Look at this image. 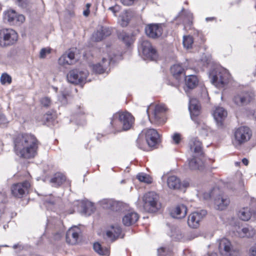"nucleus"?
Here are the masks:
<instances>
[{
	"instance_id": "nucleus-1",
	"label": "nucleus",
	"mask_w": 256,
	"mask_h": 256,
	"mask_svg": "<svg viewBox=\"0 0 256 256\" xmlns=\"http://www.w3.org/2000/svg\"><path fill=\"white\" fill-rule=\"evenodd\" d=\"M14 151L18 156L24 158H34L36 154L39 142L30 134H20L14 138Z\"/></svg>"
},
{
	"instance_id": "nucleus-2",
	"label": "nucleus",
	"mask_w": 256,
	"mask_h": 256,
	"mask_svg": "<svg viewBox=\"0 0 256 256\" xmlns=\"http://www.w3.org/2000/svg\"><path fill=\"white\" fill-rule=\"evenodd\" d=\"M134 118L128 112H118L114 114L111 120L110 124L118 131L130 130L134 123Z\"/></svg>"
},
{
	"instance_id": "nucleus-3",
	"label": "nucleus",
	"mask_w": 256,
	"mask_h": 256,
	"mask_svg": "<svg viewBox=\"0 0 256 256\" xmlns=\"http://www.w3.org/2000/svg\"><path fill=\"white\" fill-rule=\"evenodd\" d=\"M202 144L200 141L195 138L192 140L190 142V149L196 154L188 162L189 167L192 170H201L203 166L202 160L196 158V156H201L203 154Z\"/></svg>"
},
{
	"instance_id": "nucleus-4",
	"label": "nucleus",
	"mask_w": 256,
	"mask_h": 256,
	"mask_svg": "<svg viewBox=\"0 0 256 256\" xmlns=\"http://www.w3.org/2000/svg\"><path fill=\"white\" fill-rule=\"evenodd\" d=\"M142 202L145 211L150 213L157 212L162 206L159 196L154 192L145 194L142 196Z\"/></svg>"
},
{
	"instance_id": "nucleus-5",
	"label": "nucleus",
	"mask_w": 256,
	"mask_h": 256,
	"mask_svg": "<svg viewBox=\"0 0 256 256\" xmlns=\"http://www.w3.org/2000/svg\"><path fill=\"white\" fill-rule=\"evenodd\" d=\"M210 78L213 84L220 88L223 87L228 82L230 74L226 69L217 67L210 72Z\"/></svg>"
},
{
	"instance_id": "nucleus-6",
	"label": "nucleus",
	"mask_w": 256,
	"mask_h": 256,
	"mask_svg": "<svg viewBox=\"0 0 256 256\" xmlns=\"http://www.w3.org/2000/svg\"><path fill=\"white\" fill-rule=\"evenodd\" d=\"M18 34L12 29L0 30V46L7 47L14 44L18 41Z\"/></svg>"
},
{
	"instance_id": "nucleus-7",
	"label": "nucleus",
	"mask_w": 256,
	"mask_h": 256,
	"mask_svg": "<svg viewBox=\"0 0 256 256\" xmlns=\"http://www.w3.org/2000/svg\"><path fill=\"white\" fill-rule=\"evenodd\" d=\"M252 136V132L249 128L246 126H240L234 132L233 144L236 146L248 142Z\"/></svg>"
},
{
	"instance_id": "nucleus-8",
	"label": "nucleus",
	"mask_w": 256,
	"mask_h": 256,
	"mask_svg": "<svg viewBox=\"0 0 256 256\" xmlns=\"http://www.w3.org/2000/svg\"><path fill=\"white\" fill-rule=\"evenodd\" d=\"M88 76V72L78 69H73L69 71L66 76L68 81L74 84H81L85 82Z\"/></svg>"
},
{
	"instance_id": "nucleus-9",
	"label": "nucleus",
	"mask_w": 256,
	"mask_h": 256,
	"mask_svg": "<svg viewBox=\"0 0 256 256\" xmlns=\"http://www.w3.org/2000/svg\"><path fill=\"white\" fill-rule=\"evenodd\" d=\"M30 186V183L27 180L14 184L11 186L12 194L16 198H22L28 192Z\"/></svg>"
},
{
	"instance_id": "nucleus-10",
	"label": "nucleus",
	"mask_w": 256,
	"mask_h": 256,
	"mask_svg": "<svg viewBox=\"0 0 256 256\" xmlns=\"http://www.w3.org/2000/svg\"><path fill=\"white\" fill-rule=\"evenodd\" d=\"M148 146L150 148H156L160 142V136L158 132L153 128L146 129L143 131Z\"/></svg>"
},
{
	"instance_id": "nucleus-11",
	"label": "nucleus",
	"mask_w": 256,
	"mask_h": 256,
	"mask_svg": "<svg viewBox=\"0 0 256 256\" xmlns=\"http://www.w3.org/2000/svg\"><path fill=\"white\" fill-rule=\"evenodd\" d=\"M188 109L192 119L198 124H200V122L198 117L200 114L201 107L197 99L192 98L190 100Z\"/></svg>"
},
{
	"instance_id": "nucleus-12",
	"label": "nucleus",
	"mask_w": 256,
	"mask_h": 256,
	"mask_svg": "<svg viewBox=\"0 0 256 256\" xmlns=\"http://www.w3.org/2000/svg\"><path fill=\"white\" fill-rule=\"evenodd\" d=\"M141 48L143 55L146 58L153 60L158 58V54L156 50L148 41L144 40L141 44Z\"/></svg>"
},
{
	"instance_id": "nucleus-13",
	"label": "nucleus",
	"mask_w": 256,
	"mask_h": 256,
	"mask_svg": "<svg viewBox=\"0 0 256 256\" xmlns=\"http://www.w3.org/2000/svg\"><path fill=\"white\" fill-rule=\"evenodd\" d=\"M206 214L205 210L192 212L188 217V226L193 228H196L200 226V221Z\"/></svg>"
},
{
	"instance_id": "nucleus-14",
	"label": "nucleus",
	"mask_w": 256,
	"mask_h": 256,
	"mask_svg": "<svg viewBox=\"0 0 256 256\" xmlns=\"http://www.w3.org/2000/svg\"><path fill=\"white\" fill-rule=\"evenodd\" d=\"M253 94L242 92L236 94L233 98L234 102L238 106H243L250 103L253 99Z\"/></svg>"
},
{
	"instance_id": "nucleus-15",
	"label": "nucleus",
	"mask_w": 256,
	"mask_h": 256,
	"mask_svg": "<svg viewBox=\"0 0 256 256\" xmlns=\"http://www.w3.org/2000/svg\"><path fill=\"white\" fill-rule=\"evenodd\" d=\"M166 108L164 106L156 105L152 113L154 122L157 124H163L166 119L164 116Z\"/></svg>"
},
{
	"instance_id": "nucleus-16",
	"label": "nucleus",
	"mask_w": 256,
	"mask_h": 256,
	"mask_svg": "<svg viewBox=\"0 0 256 256\" xmlns=\"http://www.w3.org/2000/svg\"><path fill=\"white\" fill-rule=\"evenodd\" d=\"M162 29L160 24H150L146 26L145 32L150 38H153L160 36L162 34Z\"/></svg>"
},
{
	"instance_id": "nucleus-17",
	"label": "nucleus",
	"mask_w": 256,
	"mask_h": 256,
	"mask_svg": "<svg viewBox=\"0 0 256 256\" xmlns=\"http://www.w3.org/2000/svg\"><path fill=\"white\" fill-rule=\"evenodd\" d=\"M251 207L252 212H250V209L248 208H244L239 211L238 216L240 219L244 221H248L252 216L256 218V200L252 202Z\"/></svg>"
},
{
	"instance_id": "nucleus-18",
	"label": "nucleus",
	"mask_w": 256,
	"mask_h": 256,
	"mask_svg": "<svg viewBox=\"0 0 256 256\" xmlns=\"http://www.w3.org/2000/svg\"><path fill=\"white\" fill-rule=\"evenodd\" d=\"M111 34V28L108 27L101 26L93 33L92 40L94 42H100L110 36Z\"/></svg>"
},
{
	"instance_id": "nucleus-19",
	"label": "nucleus",
	"mask_w": 256,
	"mask_h": 256,
	"mask_svg": "<svg viewBox=\"0 0 256 256\" xmlns=\"http://www.w3.org/2000/svg\"><path fill=\"white\" fill-rule=\"evenodd\" d=\"M218 248L220 252L226 256H233L232 244L227 238H224L220 240Z\"/></svg>"
},
{
	"instance_id": "nucleus-20",
	"label": "nucleus",
	"mask_w": 256,
	"mask_h": 256,
	"mask_svg": "<svg viewBox=\"0 0 256 256\" xmlns=\"http://www.w3.org/2000/svg\"><path fill=\"white\" fill-rule=\"evenodd\" d=\"M187 68L182 64H178L172 66L170 72L174 78L179 81L183 76L185 75V71Z\"/></svg>"
},
{
	"instance_id": "nucleus-21",
	"label": "nucleus",
	"mask_w": 256,
	"mask_h": 256,
	"mask_svg": "<svg viewBox=\"0 0 256 256\" xmlns=\"http://www.w3.org/2000/svg\"><path fill=\"white\" fill-rule=\"evenodd\" d=\"M75 62L74 52L71 50H69L62 54L58 59V64L63 66L66 64H73Z\"/></svg>"
},
{
	"instance_id": "nucleus-22",
	"label": "nucleus",
	"mask_w": 256,
	"mask_h": 256,
	"mask_svg": "<svg viewBox=\"0 0 256 256\" xmlns=\"http://www.w3.org/2000/svg\"><path fill=\"white\" fill-rule=\"evenodd\" d=\"M112 61V58H105L102 59V64H98L92 66L93 71L98 74H103L106 71L110 62Z\"/></svg>"
},
{
	"instance_id": "nucleus-23",
	"label": "nucleus",
	"mask_w": 256,
	"mask_h": 256,
	"mask_svg": "<svg viewBox=\"0 0 256 256\" xmlns=\"http://www.w3.org/2000/svg\"><path fill=\"white\" fill-rule=\"evenodd\" d=\"M187 208L184 204H180L172 210L170 215L175 218H184L187 213Z\"/></svg>"
},
{
	"instance_id": "nucleus-24",
	"label": "nucleus",
	"mask_w": 256,
	"mask_h": 256,
	"mask_svg": "<svg viewBox=\"0 0 256 256\" xmlns=\"http://www.w3.org/2000/svg\"><path fill=\"white\" fill-rule=\"evenodd\" d=\"M139 219L138 214L134 212L126 213L122 218V223L125 226H130L135 224Z\"/></svg>"
},
{
	"instance_id": "nucleus-25",
	"label": "nucleus",
	"mask_w": 256,
	"mask_h": 256,
	"mask_svg": "<svg viewBox=\"0 0 256 256\" xmlns=\"http://www.w3.org/2000/svg\"><path fill=\"white\" fill-rule=\"evenodd\" d=\"M213 116L218 124L222 125L227 116V112L223 108L216 107L213 112Z\"/></svg>"
},
{
	"instance_id": "nucleus-26",
	"label": "nucleus",
	"mask_w": 256,
	"mask_h": 256,
	"mask_svg": "<svg viewBox=\"0 0 256 256\" xmlns=\"http://www.w3.org/2000/svg\"><path fill=\"white\" fill-rule=\"evenodd\" d=\"M66 180L64 174L60 172L56 173L50 178V182L52 186L58 188Z\"/></svg>"
},
{
	"instance_id": "nucleus-27",
	"label": "nucleus",
	"mask_w": 256,
	"mask_h": 256,
	"mask_svg": "<svg viewBox=\"0 0 256 256\" xmlns=\"http://www.w3.org/2000/svg\"><path fill=\"white\" fill-rule=\"evenodd\" d=\"M122 232V229L120 226H112L111 230L107 231L106 234L112 242L116 240Z\"/></svg>"
},
{
	"instance_id": "nucleus-28",
	"label": "nucleus",
	"mask_w": 256,
	"mask_h": 256,
	"mask_svg": "<svg viewBox=\"0 0 256 256\" xmlns=\"http://www.w3.org/2000/svg\"><path fill=\"white\" fill-rule=\"evenodd\" d=\"M78 238V233L74 228H70L66 234V242L71 244H76Z\"/></svg>"
},
{
	"instance_id": "nucleus-29",
	"label": "nucleus",
	"mask_w": 256,
	"mask_h": 256,
	"mask_svg": "<svg viewBox=\"0 0 256 256\" xmlns=\"http://www.w3.org/2000/svg\"><path fill=\"white\" fill-rule=\"evenodd\" d=\"M167 184L169 188L176 190L180 188L181 182L179 178L175 176H171L168 177Z\"/></svg>"
},
{
	"instance_id": "nucleus-30",
	"label": "nucleus",
	"mask_w": 256,
	"mask_h": 256,
	"mask_svg": "<svg viewBox=\"0 0 256 256\" xmlns=\"http://www.w3.org/2000/svg\"><path fill=\"white\" fill-rule=\"evenodd\" d=\"M214 204L218 210H222L229 204L230 200L224 196H220V197L215 199Z\"/></svg>"
},
{
	"instance_id": "nucleus-31",
	"label": "nucleus",
	"mask_w": 256,
	"mask_h": 256,
	"mask_svg": "<svg viewBox=\"0 0 256 256\" xmlns=\"http://www.w3.org/2000/svg\"><path fill=\"white\" fill-rule=\"evenodd\" d=\"M185 82L188 88L193 89L198 86V80L196 76L192 74L186 76Z\"/></svg>"
},
{
	"instance_id": "nucleus-32",
	"label": "nucleus",
	"mask_w": 256,
	"mask_h": 256,
	"mask_svg": "<svg viewBox=\"0 0 256 256\" xmlns=\"http://www.w3.org/2000/svg\"><path fill=\"white\" fill-rule=\"evenodd\" d=\"M132 16L131 11L125 10L120 16V23L122 26H126L129 23Z\"/></svg>"
},
{
	"instance_id": "nucleus-33",
	"label": "nucleus",
	"mask_w": 256,
	"mask_h": 256,
	"mask_svg": "<svg viewBox=\"0 0 256 256\" xmlns=\"http://www.w3.org/2000/svg\"><path fill=\"white\" fill-rule=\"evenodd\" d=\"M96 252L100 255L108 256L110 254V250L108 248H103L98 242H96L93 246Z\"/></svg>"
},
{
	"instance_id": "nucleus-34",
	"label": "nucleus",
	"mask_w": 256,
	"mask_h": 256,
	"mask_svg": "<svg viewBox=\"0 0 256 256\" xmlns=\"http://www.w3.org/2000/svg\"><path fill=\"white\" fill-rule=\"evenodd\" d=\"M136 178L140 182L146 184H151L152 182V178L149 175L144 173L138 174Z\"/></svg>"
},
{
	"instance_id": "nucleus-35",
	"label": "nucleus",
	"mask_w": 256,
	"mask_h": 256,
	"mask_svg": "<svg viewBox=\"0 0 256 256\" xmlns=\"http://www.w3.org/2000/svg\"><path fill=\"white\" fill-rule=\"evenodd\" d=\"M4 17L9 22H14L16 17V13L13 10H9L5 13Z\"/></svg>"
},
{
	"instance_id": "nucleus-36",
	"label": "nucleus",
	"mask_w": 256,
	"mask_h": 256,
	"mask_svg": "<svg viewBox=\"0 0 256 256\" xmlns=\"http://www.w3.org/2000/svg\"><path fill=\"white\" fill-rule=\"evenodd\" d=\"M193 42L194 40L192 36H184L183 44L185 48H190L192 46Z\"/></svg>"
},
{
	"instance_id": "nucleus-37",
	"label": "nucleus",
	"mask_w": 256,
	"mask_h": 256,
	"mask_svg": "<svg viewBox=\"0 0 256 256\" xmlns=\"http://www.w3.org/2000/svg\"><path fill=\"white\" fill-rule=\"evenodd\" d=\"M119 38L122 40L126 46H130L132 42V38L126 33L120 34Z\"/></svg>"
},
{
	"instance_id": "nucleus-38",
	"label": "nucleus",
	"mask_w": 256,
	"mask_h": 256,
	"mask_svg": "<svg viewBox=\"0 0 256 256\" xmlns=\"http://www.w3.org/2000/svg\"><path fill=\"white\" fill-rule=\"evenodd\" d=\"M0 82L2 84L6 83L10 84L12 82V78L7 74H2L0 76Z\"/></svg>"
},
{
	"instance_id": "nucleus-39",
	"label": "nucleus",
	"mask_w": 256,
	"mask_h": 256,
	"mask_svg": "<svg viewBox=\"0 0 256 256\" xmlns=\"http://www.w3.org/2000/svg\"><path fill=\"white\" fill-rule=\"evenodd\" d=\"M40 104L42 105V106L48 108L50 106L52 102L50 98L46 96L41 98Z\"/></svg>"
},
{
	"instance_id": "nucleus-40",
	"label": "nucleus",
	"mask_w": 256,
	"mask_h": 256,
	"mask_svg": "<svg viewBox=\"0 0 256 256\" xmlns=\"http://www.w3.org/2000/svg\"><path fill=\"white\" fill-rule=\"evenodd\" d=\"M50 53V48H43L40 52V57L41 58H44L48 54Z\"/></svg>"
},
{
	"instance_id": "nucleus-41",
	"label": "nucleus",
	"mask_w": 256,
	"mask_h": 256,
	"mask_svg": "<svg viewBox=\"0 0 256 256\" xmlns=\"http://www.w3.org/2000/svg\"><path fill=\"white\" fill-rule=\"evenodd\" d=\"M121 9V6L118 4H116L114 6H110L108 8V10H110L114 14V16H116Z\"/></svg>"
},
{
	"instance_id": "nucleus-42",
	"label": "nucleus",
	"mask_w": 256,
	"mask_h": 256,
	"mask_svg": "<svg viewBox=\"0 0 256 256\" xmlns=\"http://www.w3.org/2000/svg\"><path fill=\"white\" fill-rule=\"evenodd\" d=\"M124 6H131L136 4L138 0H120Z\"/></svg>"
},
{
	"instance_id": "nucleus-43",
	"label": "nucleus",
	"mask_w": 256,
	"mask_h": 256,
	"mask_svg": "<svg viewBox=\"0 0 256 256\" xmlns=\"http://www.w3.org/2000/svg\"><path fill=\"white\" fill-rule=\"evenodd\" d=\"M172 140L175 144H178L181 140V136L180 134L175 133L172 136Z\"/></svg>"
},
{
	"instance_id": "nucleus-44",
	"label": "nucleus",
	"mask_w": 256,
	"mask_h": 256,
	"mask_svg": "<svg viewBox=\"0 0 256 256\" xmlns=\"http://www.w3.org/2000/svg\"><path fill=\"white\" fill-rule=\"evenodd\" d=\"M56 203L55 198L54 197H50L49 200L46 199L44 202V204L46 206H53Z\"/></svg>"
},
{
	"instance_id": "nucleus-45",
	"label": "nucleus",
	"mask_w": 256,
	"mask_h": 256,
	"mask_svg": "<svg viewBox=\"0 0 256 256\" xmlns=\"http://www.w3.org/2000/svg\"><path fill=\"white\" fill-rule=\"evenodd\" d=\"M91 6V4L90 3H88L86 5V9L83 12V14L84 16L87 17L90 14V8Z\"/></svg>"
},
{
	"instance_id": "nucleus-46",
	"label": "nucleus",
	"mask_w": 256,
	"mask_h": 256,
	"mask_svg": "<svg viewBox=\"0 0 256 256\" xmlns=\"http://www.w3.org/2000/svg\"><path fill=\"white\" fill-rule=\"evenodd\" d=\"M172 236L173 238H174V240H180L183 238L182 234L179 231H178L176 234H173Z\"/></svg>"
},
{
	"instance_id": "nucleus-47",
	"label": "nucleus",
	"mask_w": 256,
	"mask_h": 256,
	"mask_svg": "<svg viewBox=\"0 0 256 256\" xmlns=\"http://www.w3.org/2000/svg\"><path fill=\"white\" fill-rule=\"evenodd\" d=\"M25 20V18L22 14H16V17L15 22H18L20 23L24 22Z\"/></svg>"
},
{
	"instance_id": "nucleus-48",
	"label": "nucleus",
	"mask_w": 256,
	"mask_h": 256,
	"mask_svg": "<svg viewBox=\"0 0 256 256\" xmlns=\"http://www.w3.org/2000/svg\"><path fill=\"white\" fill-rule=\"evenodd\" d=\"M242 232L243 233V234L241 235L242 236H243V237H244V236H250V234H248V232H249V230H248V228H243L242 230Z\"/></svg>"
},
{
	"instance_id": "nucleus-49",
	"label": "nucleus",
	"mask_w": 256,
	"mask_h": 256,
	"mask_svg": "<svg viewBox=\"0 0 256 256\" xmlns=\"http://www.w3.org/2000/svg\"><path fill=\"white\" fill-rule=\"evenodd\" d=\"M250 256H256V246H252L250 250Z\"/></svg>"
},
{
	"instance_id": "nucleus-50",
	"label": "nucleus",
	"mask_w": 256,
	"mask_h": 256,
	"mask_svg": "<svg viewBox=\"0 0 256 256\" xmlns=\"http://www.w3.org/2000/svg\"><path fill=\"white\" fill-rule=\"evenodd\" d=\"M6 199V196L5 192H0V201L4 202Z\"/></svg>"
},
{
	"instance_id": "nucleus-51",
	"label": "nucleus",
	"mask_w": 256,
	"mask_h": 256,
	"mask_svg": "<svg viewBox=\"0 0 256 256\" xmlns=\"http://www.w3.org/2000/svg\"><path fill=\"white\" fill-rule=\"evenodd\" d=\"M165 252V248H160L158 250V256H164L163 253Z\"/></svg>"
},
{
	"instance_id": "nucleus-52",
	"label": "nucleus",
	"mask_w": 256,
	"mask_h": 256,
	"mask_svg": "<svg viewBox=\"0 0 256 256\" xmlns=\"http://www.w3.org/2000/svg\"><path fill=\"white\" fill-rule=\"evenodd\" d=\"M242 162L245 166H247L248 164V160L246 158H244L242 160Z\"/></svg>"
},
{
	"instance_id": "nucleus-53",
	"label": "nucleus",
	"mask_w": 256,
	"mask_h": 256,
	"mask_svg": "<svg viewBox=\"0 0 256 256\" xmlns=\"http://www.w3.org/2000/svg\"><path fill=\"white\" fill-rule=\"evenodd\" d=\"M50 116V115H49L48 114H46V115H44V118L46 120L47 122H49L50 120V118L49 116Z\"/></svg>"
},
{
	"instance_id": "nucleus-54",
	"label": "nucleus",
	"mask_w": 256,
	"mask_h": 256,
	"mask_svg": "<svg viewBox=\"0 0 256 256\" xmlns=\"http://www.w3.org/2000/svg\"><path fill=\"white\" fill-rule=\"evenodd\" d=\"M151 106H148V108H147V110H146V112H147V114H148V117H149V118H150V109Z\"/></svg>"
},
{
	"instance_id": "nucleus-55",
	"label": "nucleus",
	"mask_w": 256,
	"mask_h": 256,
	"mask_svg": "<svg viewBox=\"0 0 256 256\" xmlns=\"http://www.w3.org/2000/svg\"><path fill=\"white\" fill-rule=\"evenodd\" d=\"M210 256H217V254L216 252H212L209 254Z\"/></svg>"
},
{
	"instance_id": "nucleus-56",
	"label": "nucleus",
	"mask_w": 256,
	"mask_h": 256,
	"mask_svg": "<svg viewBox=\"0 0 256 256\" xmlns=\"http://www.w3.org/2000/svg\"><path fill=\"white\" fill-rule=\"evenodd\" d=\"M16 1L18 5L22 6V5L20 4V2L22 0H16Z\"/></svg>"
},
{
	"instance_id": "nucleus-57",
	"label": "nucleus",
	"mask_w": 256,
	"mask_h": 256,
	"mask_svg": "<svg viewBox=\"0 0 256 256\" xmlns=\"http://www.w3.org/2000/svg\"><path fill=\"white\" fill-rule=\"evenodd\" d=\"M213 19H214V18H206V21H208L209 20H212Z\"/></svg>"
},
{
	"instance_id": "nucleus-58",
	"label": "nucleus",
	"mask_w": 256,
	"mask_h": 256,
	"mask_svg": "<svg viewBox=\"0 0 256 256\" xmlns=\"http://www.w3.org/2000/svg\"><path fill=\"white\" fill-rule=\"evenodd\" d=\"M106 202H108L110 204L112 203L111 200H106Z\"/></svg>"
}]
</instances>
